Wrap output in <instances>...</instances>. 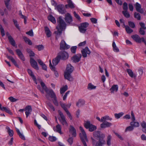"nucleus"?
Returning a JSON list of instances; mask_svg holds the SVG:
<instances>
[{
	"label": "nucleus",
	"mask_w": 146,
	"mask_h": 146,
	"mask_svg": "<svg viewBox=\"0 0 146 146\" xmlns=\"http://www.w3.org/2000/svg\"><path fill=\"white\" fill-rule=\"evenodd\" d=\"M85 127L86 129H88L90 131H93L96 129V126L91 124L89 121H86L84 124Z\"/></svg>",
	"instance_id": "423d86ee"
},
{
	"label": "nucleus",
	"mask_w": 146,
	"mask_h": 146,
	"mask_svg": "<svg viewBox=\"0 0 146 146\" xmlns=\"http://www.w3.org/2000/svg\"><path fill=\"white\" fill-rule=\"evenodd\" d=\"M47 92H46V96L48 100H49V97L53 98H54L56 96L55 95L52 90H47Z\"/></svg>",
	"instance_id": "f8f14e48"
},
{
	"label": "nucleus",
	"mask_w": 146,
	"mask_h": 146,
	"mask_svg": "<svg viewBox=\"0 0 146 146\" xmlns=\"http://www.w3.org/2000/svg\"><path fill=\"white\" fill-rule=\"evenodd\" d=\"M81 53L83 57L86 58L87 57V54L89 55L91 53V52L87 47H86L81 50Z\"/></svg>",
	"instance_id": "ddd939ff"
},
{
	"label": "nucleus",
	"mask_w": 146,
	"mask_h": 146,
	"mask_svg": "<svg viewBox=\"0 0 146 146\" xmlns=\"http://www.w3.org/2000/svg\"><path fill=\"white\" fill-rule=\"evenodd\" d=\"M123 114L124 113L121 112L118 113H115L114 116L116 118L118 119L122 117Z\"/></svg>",
	"instance_id": "a19ab883"
},
{
	"label": "nucleus",
	"mask_w": 146,
	"mask_h": 146,
	"mask_svg": "<svg viewBox=\"0 0 146 146\" xmlns=\"http://www.w3.org/2000/svg\"><path fill=\"white\" fill-rule=\"evenodd\" d=\"M130 124L133 127H137L139 125V123L138 122L134 121L131 122Z\"/></svg>",
	"instance_id": "e433bc0d"
},
{
	"label": "nucleus",
	"mask_w": 146,
	"mask_h": 146,
	"mask_svg": "<svg viewBox=\"0 0 146 146\" xmlns=\"http://www.w3.org/2000/svg\"><path fill=\"white\" fill-rule=\"evenodd\" d=\"M60 55H58L55 58H54L53 60L52 63L54 66H53L52 64L51 60H49V66L50 68L52 70H54L55 68L54 66H56L59 62L60 61Z\"/></svg>",
	"instance_id": "39448f33"
},
{
	"label": "nucleus",
	"mask_w": 146,
	"mask_h": 146,
	"mask_svg": "<svg viewBox=\"0 0 146 146\" xmlns=\"http://www.w3.org/2000/svg\"><path fill=\"white\" fill-rule=\"evenodd\" d=\"M134 15L135 18L137 19L138 20H140L141 19V17L140 14L135 12Z\"/></svg>",
	"instance_id": "a18cd8bd"
},
{
	"label": "nucleus",
	"mask_w": 146,
	"mask_h": 146,
	"mask_svg": "<svg viewBox=\"0 0 146 146\" xmlns=\"http://www.w3.org/2000/svg\"><path fill=\"white\" fill-rule=\"evenodd\" d=\"M9 99L10 100V101L11 102H15L17 100V99L15 98H13L12 96H11L10 97H9Z\"/></svg>",
	"instance_id": "69168bd1"
},
{
	"label": "nucleus",
	"mask_w": 146,
	"mask_h": 146,
	"mask_svg": "<svg viewBox=\"0 0 146 146\" xmlns=\"http://www.w3.org/2000/svg\"><path fill=\"white\" fill-rule=\"evenodd\" d=\"M73 137H70L68 139L67 141L68 142L70 145H72L73 142Z\"/></svg>",
	"instance_id": "bf43d9fd"
},
{
	"label": "nucleus",
	"mask_w": 146,
	"mask_h": 146,
	"mask_svg": "<svg viewBox=\"0 0 146 146\" xmlns=\"http://www.w3.org/2000/svg\"><path fill=\"white\" fill-rule=\"evenodd\" d=\"M141 125L142 127V130L143 132L146 133V122L145 121H142L141 123Z\"/></svg>",
	"instance_id": "5701e85b"
},
{
	"label": "nucleus",
	"mask_w": 146,
	"mask_h": 146,
	"mask_svg": "<svg viewBox=\"0 0 146 146\" xmlns=\"http://www.w3.org/2000/svg\"><path fill=\"white\" fill-rule=\"evenodd\" d=\"M7 57L13 63V64L15 66L17 67H18V65L17 64L16 61L13 57L9 56H7Z\"/></svg>",
	"instance_id": "72a5a7b5"
},
{
	"label": "nucleus",
	"mask_w": 146,
	"mask_h": 146,
	"mask_svg": "<svg viewBox=\"0 0 146 146\" xmlns=\"http://www.w3.org/2000/svg\"><path fill=\"white\" fill-rule=\"evenodd\" d=\"M36 48L38 49V50L40 51L43 49L44 47L42 45H39L36 46Z\"/></svg>",
	"instance_id": "864d4df0"
},
{
	"label": "nucleus",
	"mask_w": 146,
	"mask_h": 146,
	"mask_svg": "<svg viewBox=\"0 0 146 146\" xmlns=\"http://www.w3.org/2000/svg\"><path fill=\"white\" fill-rule=\"evenodd\" d=\"M112 47L113 50L115 52H118L119 51V49L115 43L113 41L112 43Z\"/></svg>",
	"instance_id": "2f4dec72"
},
{
	"label": "nucleus",
	"mask_w": 146,
	"mask_h": 146,
	"mask_svg": "<svg viewBox=\"0 0 146 146\" xmlns=\"http://www.w3.org/2000/svg\"><path fill=\"white\" fill-rule=\"evenodd\" d=\"M104 122L101 124L100 126L102 128H105L106 127H109L112 125V124L108 121H104Z\"/></svg>",
	"instance_id": "6ab92c4d"
},
{
	"label": "nucleus",
	"mask_w": 146,
	"mask_h": 146,
	"mask_svg": "<svg viewBox=\"0 0 146 146\" xmlns=\"http://www.w3.org/2000/svg\"><path fill=\"white\" fill-rule=\"evenodd\" d=\"M70 46L67 44L64 40H62L60 43V50H65L69 48Z\"/></svg>",
	"instance_id": "4468645a"
},
{
	"label": "nucleus",
	"mask_w": 146,
	"mask_h": 146,
	"mask_svg": "<svg viewBox=\"0 0 146 146\" xmlns=\"http://www.w3.org/2000/svg\"><path fill=\"white\" fill-rule=\"evenodd\" d=\"M76 46H73L71 48V51L72 52L75 53L76 52Z\"/></svg>",
	"instance_id": "e2e57ef3"
},
{
	"label": "nucleus",
	"mask_w": 146,
	"mask_h": 146,
	"mask_svg": "<svg viewBox=\"0 0 146 146\" xmlns=\"http://www.w3.org/2000/svg\"><path fill=\"white\" fill-rule=\"evenodd\" d=\"M21 17L24 19V23L25 24L27 23V17L22 14L21 12L20 13Z\"/></svg>",
	"instance_id": "3c124183"
},
{
	"label": "nucleus",
	"mask_w": 146,
	"mask_h": 146,
	"mask_svg": "<svg viewBox=\"0 0 146 146\" xmlns=\"http://www.w3.org/2000/svg\"><path fill=\"white\" fill-rule=\"evenodd\" d=\"M89 24L87 22L82 23L79 27L80 32L82 33H84L87 30V27L88 26Z\"/></svg>",
	"instance_id": "0eeeda50"
},
{
	"label": "nucleus",
	"mask_w": 146,
	"mask_h": 146,
	"mask_svg": "<svg viewBox=\"0 0 146 146\" xmlns=\"http://www.w3.org/2000/svg\"><path fill=\"white\" fill-rule=\"evenodd\" d=\"M85 103L84 101L81 99L79 100L78 102L77 103L76 105L78 107H80L81 106L83 105Z\"/></svg>",
	"instance_id": "c9c22d12"
},
{
	"label": "nucleus",
	"mask_w": 146,
	"mask_h": 146,
	"mask_svg": "<svg viewBox=\"0 0 146 146\" xmlns=\"http://www.w3.org/2000/svg\"><path fill=\"white\" fill-rule=\"evenodd\" d=\"M132 38L137 42L141 43L142 39L137 35H133L131 36Z\"/></svg>",
	"instance_id": "aec40b11"
},
{
	"label": "nucleus",
	"mask_w": 146,
	"mask_h": 146,
	"mask_svg": "<svg viewBox=\"0 0 146 146\" xmlns=\"http://www.w3.org/2000/svg\"><path fill=\"white\" fill-rule=\"evenodd\" d=\"M27 51L28 53L29 54V56L31 58H32V56H35V53L33 52L30 49L27 48Z\"/></svg>",
	"instance_id": "ea45409f"
},
{
	"label": "nucleus",
	"mask_w": 146,
	"mask_h": 146,
	"mask_svg": "<svg viewBox=\"0 0 146 146\" xmlns=\"http://www.w3.org/2000/svg\"><path fill=\"white\" fill-rule=\"evenodd\" d=\"M133 129V127L131 125L128 126L126 128L125 130V132L129 131H132Z\"/></svg>",
	"instance_id": "603ef678"
},
{
	"label": "nucleus",
	"mask_w": 146,
	"mask_h": 146,
	"mask_svg": "<svg viewBox=\"0 0 146 146\" xmlns=\"http://www.w3.org/2000/svg\"><path fill=\"white\" fill-rule=\"evenodd\" d=\"M64 19L66 22L68 24H70L73 21L72 16L69 13H67L65 14Z\"/></svg>",
	"instance_id": "1a4fd4ad"
},
{
	"label": "nucleus",
	"mask_w": 146,
	"mask_h": 146,
	"mask_svg": "<svg viewBox=\"0 0 146 146\" xmlns=\"http://www.w3.org/2000/svg\"><path fill=\"white\" fill-rule=\"evenodd\" d=\"M58 25L56 27L57 29V31L54 32V33L56 35V39L60 36L62 34V31L64 30L66 27V24L64 20L62 19V17L60 16L57 19Z\"/></svg>",
	"instance_id": "f257e3e1"
},
{
	"label": "nucleus",
	"mask_w": 146,
	"mask_h": 146,
	"mask_svg": "<svg viewBox=\"0 0 146 146\" xmlns=\"http://www.w3.org/2000/svg\"><path fill=\"white\" fill-rule=\"evenodd\" d=\"M74 14L75 17L78 20H80L81 19L79 16L78 15L75 11L74 12Z\"/></svg>",
	"instance_id": "338daca9"
},
{
	"label": "nucleus",
	"mask_w": 146,
	"mask_h": 146,
	"mask_svg": "<svg viewBox=\"0 0 146 146\" xmlns=\"http://www.w3.org/2000/svg\"><path fill=\"white\" fill-rule=\"evenodd\" d=\"M54 131L60 133V134H62V133L61 131V128L60 125L58 124L56 127L53 128Z\"/></svg>",
	"instance_id": "412c9836"
},
{
	"label": "nucleus",
	"mask_w": 146,
	"mask_h": 146,
	"mask_svg": "<svg viewBox=\"0 0 146 146\" xmlns=\"http://www.w3.org/2000/svg\"><path fill=\"white\" fill-rule=\"evenodd\" d=\"M118 88V86L117 85H113L110 88V90L111 93H113L114 92H117Z\"/></svg>",
	"instance_id": "393cba45"
},
{
	"label": "nucleus",
	"mask_w": 146,
	"mask_h": 146,
	"mask_svg": "<svg viewBox=\"0 0 146 146\" xmlns=\"http://www.w3.org/2000/svg\"><path fill=\"white\" fill-rule=\"evenodd\" d=\"M13 21L15 27L17 28V29H19L20 28L19 26V24L17 23V21L16 20H15V19H13Z\"/></svg>",
	"instance_id": "052dcab7"
},
{
	"label": "nucleus",
	"mask_w": 146,
	"mask_h": 146,
	"mask_svg": "<svg viewBox=\"0 0 146 146\" xmlns=\"http://www.w3.org/2000/svg\"><path fill=\"white\" fill-rule=\"evenodd\" d=\"M16 52L19 56L23 54L21 51L19 49L16 50Z\"/></svg>",
	"instance_id": "774afa93"
},
{
	"label": "nucleus",
	"mask_w": 146,
	"mask_h": 146,
	"mask_svg": "<svg viewBox=\"0 0 146 146\" xmlns=\"http://www.w3.org/2000/svg\"><path fill=\"white\" fill-rule=\"evenodd\" d=\"M10 42L11 43V44L13 46H15V40H14L12 37L8 38Z\"/></svg>",
	"instance_id": "79ce46f5"
},
{
	"label": "nucleus",
	"mask_w": 146,
	"mask_h": 146,
	"mask_svg": "<svg viewBox=\"0 0 146 146\" xmlns=\"http://www.w3.org/2000/svg\"><path fill=\"white\" fill-rule=\"evenodd\" d=\"M48 20L50 21L51 22L54 24L56 23V21L55 18L52 15H50L48 17Z\"/></svg>",
	"instance_id": "58836bf2"
},
{
	"label": "nucleus",
	"mask_w": 146,
	"mask_h": 146,
	"mask_svg": "<svg viewBox=\"0 0 146 146\" xmlns=\"http://www.w3.org/2000/svg\"><path fill=\"white\" fill-rule=\"evenodd\" d=\"M0 110L3 111H5L6 112L10 114H12V113L11 112L9 109L5 107H2L1 105L0 104Z\"/></svg>",
	"instance_id": "4be33fe9"
},
{
	"label": "nucleus",
	"mask_w": 146,
	"mask_h": 146,
	"mask_svg": "<svg viewBox=\"0 0 146 146\" xmlns=\"http://www.w3.org/2000/svg\"><path fill=\"white\" fill-rule=\"evenodd\" d=\"M24 110L25 111V114L26 117H27L28 116L31 114L32 109L30 106H27L25 107Z\"/></svg>",
	"instance_id": "a211bd4d"
},
{
	"label": "nucleus",
	"mask_w": 146,
	"mask_h": 146,
	"mask_svg": "<svg viewBox=\"0 0 146 146\" xmlns=\"http://www.w3.org/2000/svg\"><path fill=\"white\" fill-rule=\"evenodd\" d=\"M127 71L128 74L131 78L134 77L133 73L130 69H128L127 70Z\"/></svg>",
	"instance_id": "37998d69"
},
{
	"label": "nucleus",
	"mask_w": 146,
	"mask_h": 146,
	"mask_svg": "<svg viewBox=\"0 0 146 146\" xmlns=\"http://www.w3.org/2000/svg\"><path fill=\"white\" fill-rule=\"evenodd\" d=\"M57 8L58 11L62 14L66 12V10L63 9V6L62 5H58Z\"/></svg>",
	"instance_id": "b1692460"
},
{
	"label": "nucleus",
	"mask_w": 146,
	"mask_h": 146,
	"mask_svg": "<svg viewBox=\"0 0 146 146\" xmlns=\"http://www.w3.org/2000/svg\"><path fill=\"white\" fill-rule=\"evenodd\" d=\"M123 11H127L128 10L127 4L125 2L123 3Z\"/></svg>",
	"instance_id": "8fccbe9b"
},
{
	"label": "nucleus",
	"mask_w": 146,
	"mask_h": 146,
	"mask_svg": "<svg viewBox=\"0 0 146 146\" xmlns=\"http://www.w3.org/2000/svg\"><path fill=\"white\" fill-rule=\"evenodd\" d=\"M125 27L126 31L127 33H131L133 31V30L130 29L128 26H125Z\"/></svg>",
	"instance_id": "de8ad7c7"
},
{
	"label": "nucleus",
	"mask_w": 146,
	"mask_h": 146,
	"mask_svg": "<svg viewBox=\"0 0 146 146\" xmlns=\"http://www.w3.org/2000/svg\"><path fill=\"white\" fill-rule=\"evenodd\" d=\"M81 57V54H77L72 57V60L74 62H78L80 60Z\"/></svg>",
	"instance_id": "2eb2a0df"
},
{
	"label": "nucleus",
	"mask_w": 146,
	"mask_h": 146,
	"mask_svg": "<svg viewBox=\"0 0 146 146\" xmlns=\"http://www.w3.org/2000/svg\"><path fill=\"white\" fill-rule=\"evenodd\" d=\"M58 112L60 115L61 118L59 119V120L60 121L61 123L63 125H67V123L65 120L64 116L63 115V113L62 112L60 111H58Z\"/></svg>",
	"instance_id": "9d476101"
},
{
	"label": "nucleus",
	"mask_w": 146,
	"mask_h": 146,
	"mask_svg": "<svg viewBox=\"0 0 146 146\" xmlns=\"http://www.w3.org/2000/svg\"><path fill=\"white\" fill-rule=\"evenodd\" d=\"M129 25L130 27L132 28H134L135 27V24L133 22L131 21L128 22Z\"/></svg>",
	"instance_id": "4d7b16f0"
},
{
	"label": "nucleus",
	"mask_w": 146,
	"mask_h": 146,
	"mask_svg": "<svg viewBox=\"0 0 146 146\" xmlns=\"http://www.w3.org/2000/svg\"><path fill=\"white\" fill-rule=\"evenodd\" d=\"M102 134H104L103 133L100 134V132L98 131H96L93 133V135L94 137H97L100 138V137Z\"/></svg>",
	"instance_id": "7c9ffc66"
},
{
	"label": "nucleus",
	"mask_w": 146,
	"mask_h": 146,
	"mask_svg": "<svg viewBox=\"0 0 146 146\" xmlns=\"http://www.w3.org/2000/svg\"><path fill=\"white\" fill-rule=\"evenodd\" d=\"M136 11L139 13L143 14L144 13V11L141 8V6L140 4L137 2L134 5Z\"/></svg>",
	"instance_id": "dca6fc26"
},
{
	"label": "nucleus",
	"mask_w": 146,
	"mask_h": 146,
	"mask_svg": "<svg viewBox=\"0 0 146 146\" xmlns=\"http://www.w3.org/2000/svg\"><path fill=\"white\" fill-rule=\"evenodd\" d=\"M30 62L31 66L37 70L39 69L37 62L32 58H30Z\"/></svg>",
	"instance_id": "f3484780"
},
{
	"label": "nucleus",
	"mask_w": 146,
	"mask_h": 146,
	"mask_svg": "<svg viewBox=\"0 0 146 146\" xmlns=\"http://www.w3.org/2000/svg\"><path fill=\"white\" fill-rule=\"evenodd\" d=\"M68 133L69 137L72 136V137H75L76 135V130L72 125L70 126L68 129Z\"/></svg>",
	"instance_id": "6e6552de"
},
{
	"label": "nucleus",
	"mask_w": 146,
	"mask_h": 146,
	"mask_svg": "<svg viewBox=\"0 0 146 146\" xmlns=\"http://www.w3.org/2000/svg\"><path fill=\"white\" fill-rule=\"evenodd\" d=\"M112 137L110 135H108L106 139L107 144L108 146H110L111 144V140Z\"/></svg>",
	"instance_id": "c85d7f7f"
},
{
	"label": "nucleus",
	"mask_w": 146,
	"mask_h": 146,
	"mask_svg": "<svg viewBox=\"0 0 146 146\" xmlns=\"http://www.w3.org/2000/svg\"><path fill=\"white\" fill-rule=\"evenodd\" d=\"M47 105L50 107V110H52L53 111H54L55 110V109L51 104L50 103H47Z\"/></svg>",
	"instance_id": "680f3d73"
},
{
	"label": "nucleus",
	"mask_w": 146,
	"mask_h": 146,
	"mask_svg": "<svg viewBox=\"0 0 146 146\" xmlns=\"http://www.w3.org/2000/svg\"><path fill=\"white\" fill-rule=\"evenodd\" d=\"M6 129L7 130V132L8 133L10 137H12L13 135V131L10 129L8 126H7Z\"/></svg>",
	"instance_id": "bb28decb"
},
{
	"label": "nucleus",
	"mask_w": 146,
	"mask_h": 146,
	"mask_svg": "<svg viewBox=\"0 0 146 146\" xmlns=\"http://www.w3.org/2000/svg\"><path fill=\"white\" fill-rule=\"evenodd\" d=\"M58 55H60V59L61 58L62 60H63L67 59L69 56L68 53L65 51L60 52Z\"/></svg>",
	"instance_id": "9b49d317"
},
{
	"label": "nucleus",
	"mask_w": 146,
	"mask_h": 146,
	"mask_svg": "<svg viewBox=\"0 0 146 146\" xmlns=\"http://www.w3.org/2000/svg\"><path fill=\"white\" fill-rule=\"evenodd\" d=\"M96 86L94 85L91 83H89L88 84L87 89L89 90L96 89Z\"/></svg>",
	"instance_id": "c756f323"
},
{
	"label": "nucleus",
	"mask_w": 146,
	"mask_h": 146,
	"mask_svg": "<svg viewBox=\"0 0 146 146\" xmlns=\"http://www.w3.org/2000/svg\"><path fill=\"white\" fill-rule=\"evenodd\" d=\"M74 70V67L70 64H68L64 73V76L65 79L72 81L73 79L71 75V74Z\"/></svg>",
	"instance_id": "f03ea898"
},
{
	"label": "nucleus",
	"mask_w": 146,
	"mask_h": 146,
	"mask_svg": "<svg viewBox=\"0 0 146 146\" xmlns=\"http://www.w3.org/2000/svg\"><path fill=\"white\" fill-rule=\"evenodd\" d=\"M122 12L124 16L126 18H128L130 17V14L127 11H123Z\"/></svg>",
	"instance_id": "c03bdc74"
},
{
	"label": "nucleus",
	"mask_w": 146,
	"mask_h": 146,
	"mask_svg": "<svg viewBox=\"0 0 146 146\" xmlns=\"http://www.w3.org/2000/svg\"><path fill=\"white\" fill-rule=\"evenodd\" d=\"M68 89V86L67 85H66L64 86H63L62 88L60 89V93L61 94H62L64 93Z\"/></svg>",
	"instance_id": "473e14b6"
},
{
	"label": "nucleus",
	"mask_w": 146,
	"mask_h": 146,
	"mask_svg": "<svg viewBox=\"0 0 146 146\" xmlns=\"http://www.w3.org/2000/svg\"><path fill=\"white\" fill-rule=\"evenodd\" d=\"M16 130L19 137L22 139L24 140H25V136L23 134L21 133L19 129L17 128H16Z\"/></svg>",
	"instance_id": "cd10ccee"
},
{
	"label": "nucleus",
	"mask_w": 146,
	"mask_h": 146,
	"mask_svg": "<svg viewBox=\"0 0 146 146\" xmlns=\"http://www.w3.org/2000/svg\"><path fill=\"white\" fill-rule=\"evenodd\" d=\"M80 129L81 132L80 133V136L84 146H87L86 141L87 142L88 140L87 138V135L83 128L80 127Z\"/></svg>",
	"instance_id": "7ed1b4c3"
},
{
	"label": "nucleus",
	"mask_w": 146,
	"mask_h": 146,
	"mask_svg": "<svg viewBox=\"0 0 146 146\" xmlns=\"http://www.w3.org/2000/svg\"><path fill=\"white\" fill-rule=\"evenodd\" d=\"M27 71L29 74L32 78L33 80L35 81L36 78L35 77L33 73V72H32V71L31 70L29 69H28Z\"/></svg>",
	"instance_id": "4c0bfd02"
},
{
	"label": "nucleus",
	"mask_w": 146,
	"mask_h": 146,
	"mask_svg": "<svg viewBox=\"0 0 146 146\" xmlns=\"http://www.w3.org/2000/svg\"><path fill=\"white\" fill-rule=\"evenodd\" d=\"M105 137L104 134H102L99 139L98 141L95 144V140L93 138H91L93 145L95 146H103L106 144V142L104 139Z\"/></svg>",
	"instance_id": "20e7f679"
},
{
	"label": "nucleus",
	"mask_w": 146,
	"mask_h": 146,
	"mask_svg": "<svg viewBox=\"0 0 146 146\" xmlns=\"http://www.w3.org/2000/svg\"><path fill=\"white\" fill-rule=\"evenodd\" d=\"M91 21L93 23L96 24L97 23V20L94 18H92L90 19Z\"/></svg>",
	"instance_id": "0e129e2a"
},
{
	"label": "nucleus",
	"mask_w": 146,
	"mask_h": 146,
	"mask_svg": "<svg viewBox=\"0 0 146 146\" xmlns=\"http://www.w3.org/2000/svg\"><path fill=\"white\" fill-rule=\"evenodd\" d=\"M53 98L54 99L53 101L54 104L55 106H58V103L56 100V96L54 98Z\"/></svg>",
	"instance_id": "6e6d98bb"
},
{
	"label": "nucleus",
	"mask_w": 146,
	"mask_h": 146,
	"mask_svg": "<svg viewBox=\"0 0 146 146\" xmlns=\"http://www.w3.org/2000/svg\"><path fill=\"white\" fill-rule=\"evenodd\" d=\"M48 139L51 142H54L56 141V137L54 136H50L49 137Z\"/></svg>",
	"instance_id": "5fc2aeb1"
},
{
	"label": "nucleus",
	"mask_w": 146,
	"mask_h": 146,
	"mask_svg": "<svg viewBox=\"0 0 146 146\" xmlns=\"http://www.w3.org/2000/svg\"><path fill=\"white\" fill-rule=\"evenodd\" d=\"M103 121H105L106 120H111L112 119L110 118L109 116L108 115H106L102 117V120H103Z\"/></svg>",
	"instance_id": "49530a36"
},
{
	"label": "nucleus",
	"mask_w": 146,
	"mask_h": 146,
	"mask_svg": "<svg viewBox=\"0 0 146 146\" xmlns=\"http://www.w3.org/2000/svg\"><path fill=\"white\" fill-rule=\"evenodd\" d=\"M26 33L27 34L31 36H33L34 35L32 30H31L29 31L26 32Z\"/></svg>",
	"instance_id": "13d9d810"
},
{
	"label": "nucleus",
	"mask_w": 146,
	"mask_h": 146,
	"mask_svg": "<svg viewBox=\"0 0 146 146\" xmlns=\"http://www.w3.org/2000/svg\"><path fill=\"white\" fill-rule=\"evenodd\" d=\"M40 84L42 88V89L43 90H44L45 92H47V90L48 89L46 87V86H45V84L43 82H40Z\"/></svg>",
	"instance_id": "09e8293b"
},
{
	"label": "nucleus",
	"mask_w": 146,
	"mask_h": 146,
	"mask_svg": "<svg viewBox=\"0 0 146 146\" xmlns=\"http://www.w3.org/2000/svg\"><path fill=\"white\" fill-rule=\"evenodd\" d=\"M67 2L68 4V6L70 8L73 9L75 7L74 5L71 0H68Z\"/></svg>",
	"instance_id": "f704fd0d"
},
{
	"label": "nucleus",
	"mask_w": 146,
	"mask_h": 146,
	"mask_svg": "<svg viewBox=\"0 0 146 146\" xmlns=\"http://www.w3.org/2000/svg\"><path fill=\"white\" fill-rule=\"evenodd\" d=\"M45 32L48 37H50L51 35V33L49 29L47 27H45L44 28Z\"/></svg>",
	"instance_id": "a878e982"
}]
</instances>
